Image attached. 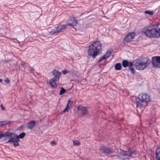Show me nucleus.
I'll return each instance as SVG.
<instances>
[{
    "instance_id": "f257e3e1",
    "label": "nucleus",
    "mask_w": 160,
    "mask_h": 160,
    "mask_svg": "<svg viewBox=\"0 0 160 160\" xmlns=\"http://www.w3.org/2000/svg\"><path fill=\"white\" fill-rule=\"evenodd\" d=\"M151 98L149 94L146 93L140 94L138 98L135 99L137 108H142L147 106L149 103L151 101Z\"/></svg>"
},
{
    "instance_id": "f03ea898",
    "label": "nucleus",
    "mask_w": 160,
    "mask_h": 160,
    "mask_svg": "<svg viewBox=\"0 0 160 160\" xmlns=\"http://www.w3.org/2000/svg\"><path fill=\"white\" fill-rule=\"evenodd\" d=\"M102 44L98 41L93 42L88 49V55L95 58L102 51Z\"/></svg>"
},
{
    "instance_id": "7ed1b4c3",
    "label": "nucleus",
    "mask_w": 160,
    "mask_h": 160,
    "mask_svg": "<svg viewBox=\"0 0 160 160\" xmlns=\"http://www.w3.org/2000/svg\"><path fill=\"white\" fill-rule=\"evenodd\" d=\"M150 63V60L148 58L143 57L135 60L133 65L137 69L143 70L148 67Z\"/></svg>"
},
{
    "instance_id": "20e7f679",
    "label": "nucleus",
    "mask_w": 160,
    "mask_h": 160,
    "mask_svg": "<svg viewBox=\"0 0 160 160\" xmlns=\"http://www.w3.org/2000/svg\"><path fill=\"white\" fill-rule=\"evenodd\" d=\"M52 74L54 77L50 80L49 83L52 87L56 88L57 86L56 82L59 80L61 73L57 70H54L53 71Z\"/></svg>"
},
{
    "instance_id": "39448f33",
    "label": "nucleus",
    "mask_w": 160,
    "mask_h": 160,
    "mask_svg": "<svg viewBox=\"0 0 160 160\" xmlns=\"http://www.w3.org/2000/svg\"><path fill=\"white\" fill-rule=\"evenodd\" d=\"M133 152V151L129 149L128 151H122L120 152L118 155L114 156L116 157V158L119 160H124L131 157Z\"/></svg>"
},
{
    "instance_id": "423d86ee",
    "label": "nucleus",
    "mask_w": 160,
    "mask_h": 160,
    "mask_svg": "<svg viewBox=\"0 0 160 160\" xmlns=\"http://www.w3.org/2000/svg\"><path fill=\"white\" fill-rule=\"evenodd\" d=\"M145 35L149 38H158L160 36L158 32V29L153 28L150 29H147L143 33Z\"/></svg>"
},
{
    "instance_id": "0eeeda50",
    "label": "nucleus",
    "mask_w": 160,
    "mask_h": 160,
    "mask_svg": "<svg viewBox=\"0 0 160 160\" xmlns=\"http://www.w3.org/2000/svg\"><path fill=\"white\" fill-rule=\"evenodd\" d=\"M11 135L10 136H8L7 138H10L8 141V142H13L15 147L18 146L19 144L18 142L20 141L19 139L18 138V135L14 133L11 132Z\"/></svg>"
},
{
    "instance_id": "6e6552de",
    "label": "nucleus",
    "mask_w": 160,
    "mask_h": 160,
    "mask_svg": "<svg viewBox=\"0 0 160 160\" xmlns=\"http://www.w3.org/2000/svg\"><path fill=\"white\" fill-rule=\"evenodd\" d=\"M67 25L63 24L59 25L57 28L54 29H52L49 31V33L52 35L57 34L60 32H63L66 29Z\"/></svg>"
},
{
    "instance_id": "1a4fd4ad",
    "label": "nucleus",
    "mask_w": 160,
    "mask_h": 160,
    "mask_svg": "<svg viewBox=\"0 0 160 160\" xmlns=\"http://www.w3.org/2000/svg\"><path fill=\"white\" fill-rule=\"evenodd\" d=\"M135 35V33L134 32L129 33L126 36L124 39V43L125 44L131 42L134 38Z\"/></svg>"
},
{
    "instance_id": "9d476101",
    "label": "nucleus",
    "mask_w": 160,
    "mask_h": 160,
    "mask_svg": "<svg viewBox=\"0 0 160 160\" xmlns=\"http://www.w3.org/2000/svg\"><path fill=\"white\" fill-rule=\"evenodd\" d=\"M78 22V20L75 18L71 17L68 19V22L66 24L67 25V26L69 25L73 27L76 25Z\"/></svg>"
},
{
    "instance_id": "9b49d317",
    "label": "nucleus",
    "mask_w": 160,
    "mask_h": 160,
    "mask_svg": "<svg viewBox=\"0 0 160 160\" xmlns=\"http://www.w3.org/2000/svg\"><path fill=\"white\" fill-rule=\"evenodd\" d=\"M100 151L104 154L108 155L111 152V150L107 147L102 146L100 148Z\"/></svg>"
},
{
    "instance_id": "f8f14e48",
    "label": "nucleus",
    "mask_w": 160,
    "mask_h": 160,
    "mask_svg": "<svg viewBox=\"0 0 160 160\" xmlns=\"http://www.w3.org/2000/svg\"><path fill=\"white\" fill-rule=\"evenodd\" d=\"M111 54V51H107L106 52V53L105 54H104L102 57L100 58L98 62L99 63L101 61H102V60L107 59L110 56Z\"/></svg>"
},
{
    "instance_id": "ddd939ff",
    "label": "nucleus",
    "mask_w": 160,
    "mask_h": 160,
    "mask_svg": "<svg viewBox=\"0 0 160 160\" xmlns=\"http://www.w3.org/2000/svg\"><path fill=\"white\" fill-rule=\"evenodd\" d=\"M77 108L78 110L82 111V113L83 115H86L88 112V109L87 108L82 105L78 106Z\"/></svg>"
},
{
    "instance_id": "4468645a",
    "label": "nucleus",
    "mask_w": 160,
    "mask_h": 160,
    "mask_svg": "<svg viewBox=\"0 0 160 160\" xmlns=\"http://www.w3.org/2000/svg\"><path fill=\"white\" fill-rule=\"evenodd\" d=\"M122 64L123 67L124 68L129 66V67H132L133 64V62H129L127 60H123L122 62Z\"/></svg>"
},
{
    "instance_id": "2eb2a0df",
    "label": "nucleus",
    "mask_w": 160,
    "mask_h": 160,
    "mask_svg": "<svg viewBox=\"0 0 160 160\" xmlns=\"http://www.w3.org/2000/svg\"><path fill=\"white\" fill-rule=\"evenodd\" d=\"M151 63L153 68H160V63L158 62L153 59H152Z\"/></svg>"
},
{
    "instance_id": "dca6fc26",
    "label": "nucleus",
    "mask_w": 160,
    "mask_h": 160,
    "mask_svg": "<svg viewBox=\"0 0 160 160\" xmlns=\"http://www.w3.org/2000/svg\"><path fill=\"white\" fill-rule=\"evenodd\" d=\"M36 124V122L34 121H31L28 123V128L30 129L33 128Z\"/></svg>"
},
{
    "instance_id": "f3484780",
    "label": "nucleus",
    "mask_w": 160,
    "mask_h": 160,
    "mask_svg": "<svg viewBox=\"0 0 160 160\" xmlns=\"http://www.w3.org/2000/svg\"><path fill=\"white\" fill-rule=\"evenodd\" d=\"M11 135L8 131L5 132L4 133H2V132H0V139L2 138L5 137L7 138L8 136H10Z\"/></svg>"
},
{
    "instance_id": "a211bd4d",
    "label": "nucleus",
    "mask_w": 160,
    "mask_h": 160,
    "mask_svg": "<svg viewBox=\"0 0 160 160\" xmlns=\"http://www.w3.org/2000/svg\"><path fill=\"white\" fill-rule=\"evenodd\" d=\"M73 104V102L72 101L70 100V99L68 100V102L67 104V105L63 110V112H68L69 110V109L71 107V105Z\"/></svg>"
},
{
    "instance_id": "6ab92c4d",
    "label": "nucleus",
    "mask_w": 160,
    "mask_h": 160,
    "mask_svg": "<svg viewBox=\"0 0 160 160\" xmlns=\"http://www.w3.org/2000/svg\"><path fill=\"white\" fill-rule=\"evenodd\" d=\"M156 160H160V148L158 147L156 150Z\"/></svg>"
},
{
    "instance_id": "aec40b11",
    "label": "nucleus",
    "mask_w": 160,
    "mask_h": 160,
    "mask_svg": "<svg viewBox=\"0 0 160 160\" xmlns=\"http://www.w3.org/2000/svg\"><path fill=\"white\" fill-rule=\"evenodd\" d=\"M122 66L120 63H116L115 65V69L116 70H120L121 69Z\"/></svg>"
},
{
    "instance_id": "412c9836",
    "label": "nucleus",
    "mask_w": 160,
    "mask_h": 160,
    "mask_svg": "<svg viewBox=\"0 0 160 160\" xmlns=\"http://www.w3.org/2000/svg\"><path fill=\"white\" fill-rule=\"evenodd\" d=\"M152 59H154L156 61L160 63V56H154L152 57Z\"/></svg>"
},
{
    "instance_id": "4be33fe9",
    "label": "nucleus",
    "mask_w": 160,
    "mask_h": 160,
    "mask_svg": "<svg viewBox=\"0 0 160 160\" xmlns=\"http://www.w3.org/2000/svg\"><path fill=\"white\" fill-rule=\"evenodd\" d=\"M26 134L25 132H22L20 133L19 135H18V137L19 139H22L25 136Z\"/></svg>"
},
{
    "instance_id": "5701e85b",
    "label": "nucleus",
    "mask_w": 160,
    "mask_h": 160,
    "mask_svg": "<svg viewBox=\"0 0 160 160\" xmlns=\"http://www.w3.org/2000/svg\"><path fill=\"white\" fill-rule=\"evenodd\" d=\"M145 13L147 14L152 15L154 13V12L152 11H149L148 10L145 11L144 12Z\"/></svg>"
},
{
    "instance_id": "b1692460",
    "label": "nucleus",
    "mask_w": 160,
    "mask_h": 160,
    "mask_svg": "<svg viewBox=\"0 0 160 160\" xmlns=\"http://www.w3.org/2000/svg\"><path fill=\"white\" fill-rule=\"evenodd\" d=\"M66 92V90L63 88H62L59 93V94L60 95H62L65 93Z\"/></svg>"
},
{
    "instance_id": "393cba45",
    "label": "nucleus",
    "mask_w": 160,
    "mask_h": 160,
    "mask_svg": "<svg viewBox=\"0 0 160 160\" xmlns=\"http://www.w3.org/2000/svg\"><path fill=\"white\" fill-rule=\"evenodd\" d=\"M73 144L74 145L78 146L80 145V142L79 141L75 140L73 142Z\"/></svg>"
},
{
    "instance_id": "a878e982",
    "label": "nucleus",
    "mask_w": 160,
    "mask_h": 160,
    "mask_svg": "<svg viewBox=\"0 0 160 160\" xmlns=\"http://www.w3.org/2000/svg\"><path fill=\"white\" fill-rule=\"evenodd\" d=\"M68 72V71H67L66 69H64V70L62 71V72L64 75L66 74Z\"/></svg>"
},
{
    "instance_id": "bb28decb",
    "label": "nucleus",
    "mask_w": 160,
    "mask_h": 160,
    "mask_svg": "<svg viewBox=\"0 0 160 160\" xmlns=\"http://www.w3.org/2000/svg\"><path fill=\"white\" fill-rule=\"evenodd\" d=\"M129 70L133 74L135 73L134 70L133 68H130Z\"/></svg>"
},
{
    "instance_id": "cd10ccee",
    "label": "nucleus",
    "mask_w": 160,
    "mask_h": 160,
    "mask_svg": "<svg viewBox=\"0 0 160 160\" xmlns=\"http://www.w3.org/2000/svg\"><path fill=\"white\" fill-rule=\"evenodd\" d=\"M12 40L14 42L16 43H18L19 42L18 41L16 38L12 39Z\"/></svg>"
},
{
    "instance_id": "c85d7f7f",
    "label": "nucleus",
    "mask_w": 160,
    "mask_h": 160,
    "mask_svg": "<svg viewBox=\"0 0 160 160\" xmlns=\"http://www.w3.org/2000/svg\"><path fill=\"white\" fill-rule=\"evenodd\" d=\"M2 126H4L7 124V122L5 121H2Z\"/></svg>"
},
{
    "instance_id": "c756f323",
    "label": "nucleus",
    "mask_w": 160,
    "mask_h": 160,
    "mask_svg": "<svg viewBox=\"0 0 160 160\" xmlns=\"http://www.w3.org/2000/svg\"><path fill=\"white\" fill-rule=\"evenodd\" d=\"M5 82L6 83H7V84H8L10 82V81L8 79H7L5 80Z\"/></svg>"
},
{
    "instance_id": "7c9ffc66",
    "label": "nucleus",
    "mask_w": 160,
    "mask_h": 160,
    "mask_svg": "<svg viewBox=\"0 0 160 160\" xmlns=\"http://www.w3.org/2000/svg\"><path fill=\"white\" fill-rule=\"evenodd\" d=\"M51 144L52 145H55L56 144V142L54 141H53L51 142Z\"/></svg>"
},
{
    "instance_id": "2f4dec72",
    "label": "nucleus",
    "mask_w": 160,
    "mask_h": 160,
    "mask_svg": "<svg viewBox=\"0 0 160 160\" xmlns=\"http://www.w3.org/2000/svg\"><path fill=\"white\" fill-rule=\"evenodd\" d=\"M1 109L3 110H4L5 109V108L2 104L1 105Z\"/></svg>"
},
{
    "instance_id": "473e14b6",
    "label": "nucleus",
    "mask_w": 160,
    "mask_h": 160,
    "mask_svg": "<svg viewBox=\"0 0 160 160\" xmlns=\"http://www.w3.org/2000/svg\"><path fill=\"white\" fill-rule=\"evenodd\" d=\"M6 122L7 123V124H9L12 122V121H6Z\"/></svg>"
},
{
    "instance_id": "72a5a7b5",
    "label": "nucleus",
    "mask_w": 160,
    "mask_h": 160,
    "mask_svg": "<svg viewBox=\"0 0 160 160\" xmlns=\"http://www.w3.org/2000/svg\"><path fill=\"white\" fill-rule=\"evenodd\" d=\"M2 121H0V127H2Z\"/></svg>"
},
{
    "instance_id": "f704fd0d",
    "label": "nucleus",
    "mask_w": 160,
    "mask_h": 160,
    "mask_svg": "<svg viewBox=\"0 0 160 160\" xmlns=\"http://www.w3.org/2000/svg\"><path fill=\"white\" fill-rule=\"evenodd\" d=\"M2 79L0 78V82H2Z\"/></svg>"
}]
</instances>
